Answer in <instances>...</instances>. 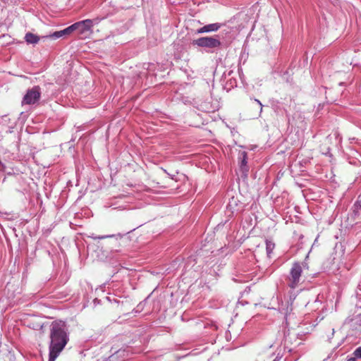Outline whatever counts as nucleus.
I'll return each instance as SVG.
<instances>
[{"instance_id": "9d476101", "label": "nucleus", "mask_w": 361, "mask_h": 361, "mask_svg": "<svg viewBox=\"0 0 361 361\" xmlns=\"http://www.w3.org/2000/svg\"><path fill=\"white\" fill-rule=\"evenodd\" d=\"M274 247H275V244L272 241L266 240V251H267V255L269 257H271V255Z\"/></svg>"}, {"instance_id": "ddd939ff", "label": "nucleus", "mask_w": 361, "mask_h": 361, "mask_svg": "<svg viewBox=\"0 0 361 361\" xmlns=\"http://www.w3.org/2000/svg\"><path fill=\"white\" fill-rule=\"evenodd\" d=\"M298 164H300V161L297 162V159H294V161L290 164L291 171H293V168L296 167Z\"/></svg>"}, {"instance_id": "2eb2a0df", "label": "nucleus", "mask_w": 361, "mask_h": 361, "mask_svg": "<svg viewBox=\"0 0 361 361\" xmlns=\"http://www.w3.org/2000/svg\"><path fill=\"white\" fill-rule=\"evenodd\" d=\"M347 361H357V360H356V357H350V358L348 359Z\"/></svg>"}, {"instance_id": "9b49d317", "label": "nucleus", "mask_w": 361, "mask_h": 361, "mask_svg": "<svg viewBox=\"0 0 361 361\" xmlns=\"http://www.w3.org/2000/svg\"><path fill=\"white\" fill-rule=\"evenodd\" d=\"M353 354L356 358L361 359V347H358L357 348H356Z\"/></svg>"}, {"instance_id": "7ed1b4c3", "label": "nucleus", "mask_w": 361, "mask_h": 361, "mask_svg": "<svg viewBox=\"0 0 361 361\" xmlns=\"http://www.w3.org/2000/svg\"><path fill=\"white\" fill-rule=\"evenodd\" d=\"M302 267L300 263L295 262L290 271V275L288 276V286L295 289L298 286L300 282V277L302 275Z\"/></svg>"}, {"instance_id": "20e7f679", "label": "nucleus", "mask_w": 361, "mask_h": 361, "mask_svg": "<svg viewBox=\"0 0 361 361\" xmlns=\"http://www.w3.org/2000/svg\"><path fill=\"white\" fill-rule=\"evenodd\" d=\"M99 19H86L84 20L78 21L75 23V31L78 32L80 35H85L87 33H92V27L94 23H99Z\"/></svg>"}, {"instance_id": "4468645a", "label": "nucleus", "mask_w": 361, "mask_h": 361, "mask_svg": "<svg viewBox=\"0 0 361 361\" xmlns=\"http://www.w3.org/2000/svg\"><path fill=\"white\" fill-rule=\"evenodd\" d=\"M255 102L259 105V116L261 114L262 111V109H263V105L261 103V102L257 99H255Z\"/></svg>"}, {"instance_id": "f03ea898", "label": "nucleus", "mask_w": 361, "mask_h": 361, "mask_svg": "<svg viewBox=\"0 0 361 361\" xmlns=\"http://www.w3.org/2000/svg\"><path fill=\"white\" fill-rule=\"evenodd\" d=\"M192 44L200 47L219 49L222 47V42L214 37H202L192 41Z\"/></svg>"}, {"instance_id": "f257e3e1", "label": "nucleus", "mask_w": 361, "mask_h": 361, "mask_svg": "<svg viewBox=\"0 0 361 361\" xmlns=\"http://www.w3.org/2000/svg\"><path fill=\"white\" fill-rule=\"evenodd\" d=\"M49 360L55 361L69 341L64 323L54 322L49 329Z\"/></svg>"}, {"instance_id": "423d86ee", "label": "nucleus", "mask_w": 361, "mask_h": 361, "mask_svg": "<svg viewBox=\"0 0 361 361\" xmlns=\"http://www.w3.org/2000/svg\"><path fill=\"white\" fill-rule=\"evenodd\" d=\"M73 31H75V23H73V25L63 29V30L54 32V33H52L51 35H49L48 36H43L42 38L51 37V38H54V39H57V38L61 37L63 35H70Z\"/></svg>"}, {"instance_id": "f8f14e48", "label": "nucleus", "mask_w": 361, "mask_h": 361, "mask_svg": "<svg viewBox=\"0 0 361 361\" xmlns=\"http://www.w3.org/2000/svg\"><path fill=\"white\" fill-rule=\"evenodd\" d=\"M114 235H100V236H92V238L94 240L96 239H105V238H113Z\"/></svg>"}, {"instance_id": "39448f33", "label": "nucleus", "mask_w": 361, "mask_h": 361, "mask_svg": "<svg viewBox=\"0 0 361 361\" xmlns=\"http://www.w3.org/2000/svg\"><path fill=\"white\" fill-rule=\"evenodd\" d=\"M41 97V89L39 86H35L32 89L27 90L26 94L23 98L22 105L24 104H35L37 103Z\"/></svg>"}, {"instance_id": "1a4fd4ad", "label": "nucleus", "mask_w": 361, "mask_h": 361, "mask_svg": "<svg viewBox=\"0 0 361 361\" xmlns=\"http://www.w3.org/2000/svg\"><path fill=\"white\" fill-rule=\"evenodd\" d=\"M240 171L242 173V176L244 178L247 177V173L249 171V166H247V159H241L240 163Z\"/></svg>"}, {"instance_id": "0eeeda50", "label": "nucleus", "mask_w": 361, "mask_h": 361, "mask_svg": "<svg viewBox=\"0 0 361 361\" xmlns=\"http://www.w3.org/2000/svg\"><path fill=\"white\" fill-rule=\"evenodd\" d=\"M221 27V24L219 23H211L206 25L198 30H197V34H202L204 32H216Z\"/></svg>"}, {"instance_id": "6e6552de", "label": "nucleus", "mask_w": 361, "mask_h": 361, "mask_svg": "<svg viewBox=\"0 0 361 361\" xmlns=\"http://www.w3.org/2000/svg\"><path fill=\"white\" fill-rule=\"evenodd\" d=\"M25 40L27 44H35L39 41V37L33 33L27 32L25 34Z\"/></svg>"}]
</instances>
